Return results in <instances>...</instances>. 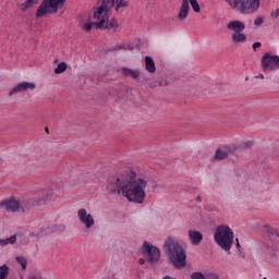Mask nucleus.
I'll list each match as a JSON object with an SVG mask.
<instances>
[{
	"mask_svg": "<svg viewBox=\"0 0 279 279\" xmlns=\"http://www.w3.org/2000/svg\"><path fill=\"white\" fill-rule=\"evenodd\" d=\"M187 236L192 245H199L204 241V235L199 231L189 230Z\"/></svg>",
	"mask_w": 279,
	"mask_h": 279,
	"instance_id": "2eb2a0df",
	"label": "nucleus"
},
{
	"mask_svg": "<svg viewBox=\"0 0 279 279\" xmlns=\"http://www.w3.org/2000/svg\"><path fill=\"white\" fill-rule=\"evenodd\" d=\"M260 9V0H236L232 10L241 14H254Z\"/></svg>",
	"mask_w": 279,
	"mask_h": 279,
	"instance_id": "6e6552de",
	"label": "nucleus"
},
{
	"mask_svg": "<svg viewBox=\"0 0 279 279\" xmlns=\"http://www.w3.org/2000/svg\"><path fill=\"white\" fill-rule=\"evenodd\" d=\"M264 21L265 20L263 17H257L254 20V25H256V27H260V25H263Z\"/></svg>",
	"mask_w": 279,
	"mask_h": 279,
	"instance_id": "a878e982",
	"label": "nucleus"
},
{
	"mask_svg": "<svg viewBox=\"0 0 279 279\" xmlns=\"http://www.w3.org/2000/svg\"><path fill=\"white\" fill-rule=\"evenodd\" d=\"M270 16H271V19H278V16H279V8L272 10L271 13H270Z\"/></svg>",
	"mask_w": 279,
	"mask_h": 279,
	"instance_id": "bb28decb",
	"label": "nucleus"
},
{
	"mask_svg": "<svg viewBox=\"0 0 279 279\" xmlns=\"http://www.w3.org/2000/svg\"><path fill=\"white\" fill-rule=\"evenodd\" d=\"M262 69L264 73H271L279 69V56L271 52H265L262 57Z\"/></svg>",
	"mask_w": 279,
	"mask_h": 279,
	"instance_id": "1a4fd4ad",
	"label": "nucleus"
},
{
	"mask_svg": "<svg viewBox=\"0 0 279 279\" xmlns=\"http://www.w3.org/2000/svg\"><path fill=\"white\" fill-rule=\"evenodd\" d=\"M145 69L148 73H156V62L151 57H145Z\"/></svg>",
	"mask_w": 279,
	"mask_h": 279,
	"instance_id": "a211bd4d",
	"label": "nucleus"
},
{
	"mask_svg": "<svg viewBox=\"0 0 279 279\" xmlns=\"http://www.w3.org/2000/svg\"><path fill=\"white\" fill-rule=\"evenodd\" d=\"M214 239L221 250L230 254V250H232V245H234V231H232L230 227H217Z\"/></svg>",
	"mask_w": 279,
	"mask_h": 279,
	"instance_id": "39448f33",
	"label": "nucleus"
},
{
	"mask_svg": "<svg viewBox=\"0 0 279 279\" xmlns=\"http://www.w3.org/2000/svg\"><path fill=\"white\" fill-rule=\"evenodd\" d=\"M69 69V64H66V62H60L58 63L57 68L54 69V73L56 75H60L62 73H64V71H66Z\"/></svg>",
	"mask_w": 279,
	"mask_h": 279,
	"instance_id": "412c9836",
	"label": "nucleus"
},
{
	"mask_svg": "<svg viewBox=\"0 0 279 279\" xmlns=\"http://www.w3.org/2000/svg\"><path fill=\"white\" fill-rule=\"evenodd\" d=\"M64 3H66V0H44L36 11L37 19L56 13L58 10H62Z\"/></svg>",
	"mask_w": 279,
	"mask_h": 279,
	"instance_id": "0eeeda50",
	"label": "nucleus"
},
{
	"mask_svg": "<svg viewBox=\"0 0 279 279\" xmlns=\"http://www.w3.org/2000/svg\"><path fill=\"white\" fill-rule=\"evenodd\" d=\"M117 49H134V47H132V45H121V46H118Z\"/></svg>",
	"mask_w": 279,
	"mask_h": 279,
	"instance_id": "cd10ccee",
	"label": "nucleus"
},
{
	"mask_svg": "<svg viewBox=\"0 0 279 279\" xmlns=\"http://www.w3.org/2000/svg\"><path fill=\"white\" fill-rule=\"evenodd\" d=\"M143 252L151 265H156L160 260V248L154 246L151 243L144 242Z\"/></svg>",
	"mask_w": 279,
	"mask_h": 279,
	"instance_id": "9d476101",
	"label": "nucleus"
},
{
	"mask_svg": "<svg viewBox=\"0 0 279 279\" xmlns=\"http://www.w3.org/2000/svg\"><path fill=\"white\" fill-rule=\"evenodd\" d=\"M149 180L138 177L134 170L126 169L107 179V191L112 195H122L132 204H143L147 197Z\"/></svg>",
	"mask_w": 279,
	"mask_h": 279,
	"instance_id": "f257e3e1",
	"label": "nucleus"
},
{
	"mask_svg": "<svg viewBox=\"0 0 279 279\" xmlns=\"http://www.w3.org/2000/svg\"><path fill=\"white\" fill-rule=\"evenodd\" d=\"M25 90H36V84L29 82L19 83L13 87V90L9 93V97H12V95H19V93H25Z\"/></svg>",
	"mask_w": 279,
	"mask_h": 279,
	"instance_id": "ddd939ff",
	"label": "nucleus"
},
{
	"mask_svg": "<svg viewBox=\"0 0 279 279\" xmlns=\"http://www.w3.org/2000/svg\"><path fill=\"white\" fill-rule=\"evenodd\" d=\"M165 251L173 267L181 269V267L186 266V253H184V248L175 240L169 238L165 242Z\"/></svg>",
	"mask_w": 279,
	"mask_h": 279,
	"instance_id": "f03ea898",
	"label": "nucleus"
},
{
	"mask_svg": "<svg viewBox=\"0 0 279 279\" xmlns=\"http://www.w3.org/2000/svg\"><path fill=\"white\" fill-rule=\"evenodd\" d=\"M10 276V267L8 265L0 266V279H5Z\"/></svg>",
	"mask_w": 279,
	"mask_h": 279,
	"instance_id": "5701e85b",
	"label": "nucleus"
},
{
	"mask_svg": "<svg viewBox=\"0 0 279 279\" xmlns=\"http://www.w3.org/2000/svg\"><path fill=\"white\" fill-rule=\"evenodd\" d=\"M97 11L94 12V19L96 20L95 23L90 22V20L81 21V27L86 33L93 32V29H112L117 32L119 29V20L117 17L107 19L105 15L100 17L96 16Z\"/></svg>",
	"mask_w": 279,
	"mask_h": 279,
	"instance_id": "7ed1b4c3",
	"label": "nucleus"
},
{
	"mask_svg": "<svg viewBox=\"0 0 279 279\" xmlns=\"http://www.w3.org/2000/svg\"><path fill=\"white\" fill-rule=\"evenodd\" d=\"M38 3H40V0H26L25 2L19 4V8L22 12H26V10L34 8V5H38Z\"/></svg>",
	"mask_w": 279,
	"mask_h": 279,
	"instance_id": "dca6fc26",
	"label": "nucleus"
},
{
	"mask_svg": "<svg viewBox=\"0 0 279 279\" xmlns=\"http://www.w3.org/2000/svg\"><path fill=\"white\" fill-rule=\"evenodd\" d=\"M128 5H130V0H98L96 16L98 19L101 16L110 19V10H112V8L116 12H123Z\"/></svg>",
	"mask_w": 279,
	"mask_h": 279,
	"instance_id": "20e7f679",
	"label": "nucleus"
},
{
	"mask_svg": "<svg viewBox=\"0 0 279 279\" xmlns=\"http://www.w3.org/2000/svg\"><path fill=\"white\" fill-rule=\"evenodd\" d=\"M77 217L80 223L85 226L87 230H90V228L95 226V218L93 217V214L88 213V210L84 208L78 209Z\"/></svg>",
	"mask_w": 279,
	"mask_h": 279,
	"instance_id": "9b49d317",
	"label": "nucleus"
},
{
	"mask_svg": "<svg viewBox=\"0 0 279 279\" xmlns=\"http://www.w3.org/2000/svg\"><path fill=\"white\" fill-rule=\"evenodd\" d=\"M8 213H21V201L15 197L8 198L0 204Z\"/></svg>",
	"mask_w": 279,
	"mask_h": 279,
	"instance_id": "f8f14e48",
	"label": "nucleus"
},
{
	"mask_svg": "<svg viewBox=\"0 0 279 279\" xmlns=\"http://www.w3.org/2000/svg\"><path fill=\"white\" fill-rule=\"evenodd\" d=\"M264 228H265L266 232H272V230H274V229H271V226H269V225H265Z\"/></svg>",
	"mask_w": 279,
	"mask_h": 279,
	"instance_id": "2f4dec72",
	"label": "nucleus"
},
{
	"mask_svg": "<svg viewBox=\"0 0 279 279\" xmlns=\"http://www.w3.org/2000/svg\"><path fill=\"white\" fill-rule=\"evenodd\" d=\"M256 77H257V80H265V75H263V74H258Z\"/></svg>",
	"mask_w": 279,
	"mask_h": 279,
	"instance_id": "473e14b6",
	"label": "nucleus"
},
{
	"mask_svg": "<svg viewBox=\"0 0 279 279\" xmlns=\"http://www.w3.org/2000/svg\"><path fill=\"white\" fill-rule=\"evenodd\" d=\"M53 195V191H48L45 193V198L44 199H49Z\"/></svg>",
	"mask_w": 279,
	"mask_h": 279,
	"instance_id": "c756f323",
	"label": "nucleus"
},
{
	"mask_svg": "<svg viewBox=\"0 0 279 279\" xmlns=\"http://www.w3.org/2000/svg\"><path fill=\"white\" fill-rule=\"evenodd\" d=\"M138 263H140V265H145V259H144V258H141V259L138 260Z\"/></svg>",
	"mask_w": 279,
	"mask_h": 279,
	"instance_id": "c9c22d12",
	"label": "nucleus"
},
{
	"mask_svg": "<svg viewBox=\"0 0 279 279\" xmlns=\"http://www.w3.org/2000/svg\"><path fill=\"white\" fill-rule=\"evenodd\" d=\"M244 147H252V142L244 143Z\"/></svg>",
	"mask_w": 279,
	"mask_h": 279,
	"instance_id": "72a5a7b5",
	"label": "nucleus"
},
{
	"mask_svg": "<svg viewBox=\"0 0 279 279\" xmlns=\"http://www.w3.org/2000/svg\"><path fill=\"white\" fill-rule=\"evenodd\" d=\"M46 132H49V129H46Z\"/></svg>",
	"mask_w": 279,
	"mask_h": 279,
	"instance_id": "ea45409f",
	"label": "nucleus"
},
{
	"mask_svg": "<svg viewBox=\"0 0 279 279\" xmlns=\"http://www.w3.org/2000/svg\"><path fill=\"white\" fill-rule=\"evenodd\" d=\"M263 279H267V277H264Z\"/></svg>",
	"mask_w": 279,
	"mask_h": 279,
	"instance_id": "a19ab883",
	"label": "nucleus"
},
{
	"mask_svg": "<svg viewBox=\"0 0 279 279\" xmlns=\"http://www.w3.org/2000/svg\"><path fill=\"white\" fill-rule=\"evenodd\" d=\"M235 245H236L238 250H241V243H239V239H236V244Z\"/></svg>",
	"mask_w": 279,
	"mask_h": 279,
	"instance_id": "f704fd0d",
	"label": "nucleus"
},
{
	"mask_svg": "<svg viewBox=\"0 0 279 279\" xmlns=\"http://www.w3.org/2000/svg\"><path fill=\"white\" fill-rule=\"evenodd\" d=\"M229 5L230 8H233L234 4L236 3V0H225Z\"/></svg>",
	"mask_w": 279,
	"mask_h": 279,
	"instance_id": "7c9ffc66",
	"label": "nucleus"
},
{
	"mask_svg": "<svg viewBox=\"0 0 279 279\" xmlns=\"http://www.w3.org/2000/svg\"><path fill=\"white\" fill-rule=\"evenodd\" d=\"M123 73L126 77H133L134 80H138V77H141V71H138V70L125 69Z\"/></svg>",
	"mask_w": 279,
	"mask_h": 279,
	"instance_id": "aec40b11",
	"label": "nucleus"
},
{
	"mask_svg": "<svg viewBox=\"0 0 279 279\" xmlns=\"http://www.w3.org/2000/svg\"><path fill=\"white\" fill-rule=\"evenodd\" d=\"M28 279H38V278H36L35 276H31L28 277Z\"/></svg>",
	"mask_w": 279,
	"mask_h": 279,
	"instance_id": "4c0bfd02",
	"label": "nucleus"
},
{
	"mask_svg": "<svg viewBox=\"0 0 279 279\" xmlns=\"http://www.w3.org/2000/svg\"><path fill=\"white\" fill-rule=\"evenodd\" d=\"M191 278L192 279H206V277L202 272H192Z\"/></svg>",
	"mask_w": 279,
	"mask_h": 279,
	"instance_id": "393cba45",
	"label": "nucleus"
},
{
	"mask_svg": "<svg viewBox=\"0 0 279 279\" xmlns=\"http://www.w3.org/2000/svg\"><path fill=\"white\" fill-rule=\"evenodd\" d=\"M16 260L21 265L22 269H27V259L24 256H17Z\"/></svg>",
	"mask_w": 279,
	"mask_h": 279,
	"instance_id": "b1692460",
	"label": "nucleus"
},
{
	"mask_svg": "<svg viewBox=\"0 0 279 279\" xmlns=\"http://www.w3.org/2000/svg\"><path fill=\"white\" fill-rule=\"evenodd\" d=\"M189 12H191V5L186 3V0H182L178 13V21H186L189 19Z\"/></svg>",
	"mask_w": 279,
	"mask_h": 279,
	"instance_id": "4468645a",
	"label": "nucleus"
},
{
	"mask_svg": "<svg viewBox=\"0 0 279 279\" xmlns=\"http://www.w3.org/2000/svg\"><path fill=\"white\" fill-rule=\"evenodd\" d=\"M33 206L29 201H20V213H26V210H29Z\"/></svg>",
	"mask_w": 279,
	"mask_h": 279,
	"instance_id": "4be33fe9",
	"label": "nucleus"
},
{
	"mask_svg": "<svg viewBox=\"0 0 279 279\" xmlns=\"http://www.w3.org/2000/svg\"><path fill=\"white\" fill-rule=\"evenodd\" d=\"M260 47H263V44H260V41H256V43L253 44L254 51H256V49H258Z\"/></svg>",
	"mask_w": 279,
	"mask_h": 279,
	"instance_id": "c85d7f7f",
	"label": "nucleus"
},
{
	"mask_svg": "<svg viewBox=\"0 0 279 279\" xmlns=\"http://www.w3.org/2000/svg\"><path fill=\"white\" fill-rule=\"evenodd\" d=\"M58 62V59L54 60V63Z\"/></svg>",
	"mask_w": 279,
	"mask_h": 279,
	"instance_id": "58836bf2",
	"label": "nucleus"
},
{
	"mask_svg": "<svg viewBox=\"0 0 279 279\" xmlns=\"http://www.w3.org/2000/svg\"><path fill=\"white\" fill-rule=\"evenodd\" d=\"M230 154V148H218L215 154V160H226Z\"/></svg>",
	"mask_w": 279,
	"mask_h": 279,
	"instance_id": "f3484780",
	"label": "nucleus"
},
{
	"mask_svg": "<svg viewBox=\"0 0 279 279\" xmlns=\"http://www.w3.org/2000/svg\"><path fill=\"white\" fill-rule=\"evenodd\" d=\"M228 32H232L231 41L233 45H245L247 43V36L243 34L245 32V23L239 20H231L227 23Z\"/></svg>",
	"mask_w": 279,
	"mask_h": 279,
	"instance_id": "423d86ee",
	"label": "nucleus"
},
{
	"mask_svg": "<svg viewBox=\"0 0 279 279\" xmlns=\"http://www.w3.org/2000/svg\"><path fill=\"white\" fill-rule=\"evenodd\" d=\"M16 243V234L11 235L7 239H0V246L5 247L7 245H14Z\"/></svg>",
	"mask_w": 279,
	"mask_h": 279,
	"instance_id": "6ab92c4d",
	"label": "nucleus"
},
{
	"mask_svg": "<svg viewBox=\"0 0 279 279\" xmlns=\"http://www.w3.org/2000/svg\"><path fill=\"white\" fill-rule=\"evenodd\" d=\"M197 202H202V196H197Z\"/></svg>",
	"mask_w": 279,
	"mask_h": 279,
	"instance_id": "e433bc0d",
	"label": "nucleus"
}]
</instances>
